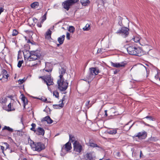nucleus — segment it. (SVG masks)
<instances>
[{
    "label": "nucleus",
    "instance_id": "1",
    "mask_svg": "<svg viewBox=\"0 0 160 160\" xmlns=\"http://www.w3.org/2000/svg\"><path fill=\"white\" fill-rule=\"evenodd\" d=\"M23 54L25 58H27L29 61L38 60L40 59V55L36 51L29 52L26 51V52H23Z\"/></svg>",
    "mask_w": 160,
    "mask_h": 160
},
{
    "label": "nucleus",
    "instance_id": "2",
    "mask_svg": "<svg viewBox=\"0 0 160 160\" xmlns=\"http://www.w3.org/2000/svg\"><path fill=\"white\" fill-rule=\"evenodd\" d=\"M30 145L33 151L38 152L45 148L44 144L41 142H34L32 141H31Z\"/></svg>",
    "mask_w": 160,
    "mask_h": 160
},
{
    "label": "nucleus",
    "instance_id": "3",
    "mask_svg": "<svg viewBox=\"0 0 160 160\" xmlns=\"http://www.w3.org/2000/svg\"><path fill=\"white\" fill-rule=\"evenodd\" d=\"M128 53L130 55L140 56L142 55V50L139 48L133 46H129L127 48Z\"/></svg>",
    "mask_w": 160,
    "mask_h": 160
},
{
    "label": "nucleus",
    "instance_id": "4",
    "mask_svg": "<svg viewBox=\"0 0 160 160\" xmlns=\"http://www.w3.org/2000/svg\"><path fill=\"white\" fill-rule=\"evenodd\" d=\"M58 88L61 91H65L68 88V83L64 78L59 79L57 81Z\"/></svg>",
    "mask_w": 160,
    "mask_h": 160
},
{
    "label": "nucleus",
    "instance_id": "5",
    "mask_svg": "<svg viewBox=\"0 0 160 160\" xmlns=\"http://www.w3.org/2000/svg\"><path fill=\"white\" fill-rule=\"evenodd\" d=\"M73 151L80 154L83 150L84 145H82L78 141H76L73 143Z\"/></svg>",
    "mask_w": 160,
    "mask_h": 160
},
{
    "label": "nucleus",
    "instance_id": "6",
    "mask_svg": "<svg viewBox=\"0 0 160 160\" xmlns=\"http://www.w3.org/2000/svg\"><path fill=\"white\" fill-rule=\"evenodd\" d=\"M78 0H67L62 3L63 7L67 11L69 10L71 6L78 2Z\"/></svg>",
    "mask_w": 160,
    "mask_h": 160
},
{
    "label": "nucleus",
    "instance_id": "7",
    "mask_svg": "<svg viewBox=\"0 0 160 160\" xmlns=\"http://www.w3.org/2000/svg\"><path fill=\"white\" fill-rule=\"evenodd\" d=\"M128 30L129 29L128 28L123 27L121 28L119 30H118L116 33L117 34H121L122 37L124 38H125L129 34Z\"/></svg>",
    "mask_w": 160,
    "mask_h": 160
},
{
    "label": "nucleus",
    "instance_id": "8",
    "mask_svg": "<svg viewBox=\"0 0 160 160\" xmlns=\"http://www.w3.org/2000/svg\"><path fill=\"white\" fill-rule=\"evenodd\" d=\"M44 82L46 83L48 86L53 85L54 84L53 79L51 77V73H49V74H47L45 75Z\"/></svg>",
    "mask_w": 160,
    "mask_h": 160
},
{
    "label": "nucleus",
    "instance_id": "9",
    "mask_svg": "<svg viewBox=\"0 0 160 160\" xmlns=\"http://www.w3.org/2000/svg\"><path fill=\"white\" fill-rule=\"evenodd\" d=\"M111 64L112 66L116 68H124L127 64L125 62L117 63H114L111 62Z\"/></svg>",
    "mask_w": 160,
    "mask_h": 160
},
{
    "label": "nucleus",
    "instance_id": "10",
    "mask_svg": "<svg viewBox=\"0 0 160 160\" xmlns=\"http://www.w3.org/2000/svg\"><path fill=\"white\" fill-rule=\"evenodd\" d=\"M45 63V67L43 70V72L45 74L46 73L45 72H48V73H51L52 70L51 64L49 62H47Z\"/></svg>",
    "mask_w": 160,
    "mask_h": 160
},
{
    "label": "nucleus",
    "instance_id": "11",
    "mask_svg": "<svg viewBox=\"0 0 160 160\" xmlns=\"http://www.w3.org/2000/svg\"><path fill=\"white\" fill-rule=\"evenodd\" d=\"M89 71L91 76L93 75L95 76L100 72V71L98 68L96 67L90 68H89Z\"/></svg>",
    "mask_w": 160,
    "mask_h": 160
},
{
    "label": "nucleus",
    "instance_id": "12",
    "mask_svg": "<svg viewBox=\"0 0 160 160\" xmlns=\"http://www.w3.org/2000/svg\"><path fill=\"white\" fill-rule=\"evenodd\" d=\"M72 149L71 143L69 142L65 144L64 145L62 148L61 151L63 152L65 151L68 152Z\"/></svg>",
    "mask_w": 160,
    "mask_h": 160
},
{
    "label": "nucleus",
    "instance_id": "13",
    "mask_svg": "<svg viewBox=\"0 0 160 160\" xmlns=\"http://www.w3.org/2000/svg\"><path fill=\"white\" fill-rule=\"evenodd\" d=\"M147 135L146 132L143 131L138 133L137 134L135 135V136L138 137L139 139H142L144 138V137H146Z\"/></svg>",
    "mask_w": 160,
    "mask_h": 160
},
{
    "label": "nucleus",
    "instance_id": "14",
    "mask_svg": "<svg viewBox=\"0 0 160 160\" xmlns=\"http://www.w3.org/2000/svg\"><path fill=\"white\" fill-rule=\"evenodd\" d=\"M36 134L38 135H42L43 136L45 133V131L44 129L41 127H38L36 129Z\"/></svg>",
    "mask_w": 160,
    "mask_h": 160
},
{
    "label": "nucleus",
    "instance_id": "15",
    "mask_svg": "<svg viewBox=\"0 0 160 160\" xmlns=\"http://www.w3.org/2000/svg\"><path fill=\"white\" fill-rule=\"evenodd\" d=\"M86 144L88 146H90L91 147L93 148L95 147H97L99 148H100V147L97 144L93 142L92 140H90L89 142L88 143H86Z\"/></svg>",
    "mask_w": 160,
    "mask_h": 160
},
{
    "label": "nucleus",
    "instance_id": "16",
    "mask_svg": "<svg viewBox=\"0 0 160 160\" xmlns=\"http://www.w3.org/2000/svg\"><path fill=\"white\" fill-rule=\"evenodd\" d=\"M66 69L64 68H61L59 69V73L60 75L59 76V79H63L64 78L63 77V75L66 72Z\"/></svg>",
    "mask_w": 160,
    "mask_h": 160
},
{
    "label": "nucleus",
    "instance_id": "17",
    "mask_svg": "<svg viewBox=\"0 0 160 160\" xmlns=\"http://www.w3.org/2000/svg\"><path fill=\"white\" fill-rule=\"evenodd\" d=\"M43 121H47V123L48 124H51L53 122V121L49 116H46L45 117L43 118L41 120V121L43 122Z\"/></svg>",
    "mask_w": 160,
    "mask_h": 160
},
{
    "label": "nucleus",
    "instance_id": "18",
    "mask_svg": "<svg viewBox=\"0 0 160 160\" xmlns=\"http://www.w3.org/2000/svg\"><path fill=\"white\" fill-rule=\"evenodd\" d=\"M118 130V128L111 129L107 131V133L109 134L114 135L117 133Z\"/></svg>",
    "mask_w": 160,
    "mask_h": 160
},
{
    "label": "nucleus",
    "instance_id": "19",
    "mask_svg": "<svg viewBox=\"0 0 160 160\" xmlns=\"http://www.w3.org/2000/svg\"><path fill=\"white\" fill-rule=\"evenodd\" d=\"M94 152H91L88 153L86 154V157L89 160H91L93 159V158L95 157Z\"/></svg>",
    "mask_w": 160,
    "mask_h": 160
},
{
    "label": "nucleus",
    "instance_id": "20",
    "mask_svg": "<svg viewBox=\"0 0 160 160\" xmlns=\"http://www.w3.org/2000/svg\"><path fill=\"white\" fill-rule=\"evenodd\" d=\"M21 96V99L23 103V108L24 109L25 108L26 105L28 104V100L23 94H22Z\"/></svg>",
    "mask_w": 160,
    "mask_h": 160
},
{
    "label": "nucleus",
    "instance_id": "21",
    "mask_svg": "<svg viewBox=\"0 0 160 160\" xmlns=\"http://www.w3.org/2000/svg\"><path fill=\"white\" fill-rule=\"evenodd\" d=\"M65 38V35H63L58 38V41L60 43V44H63L64 40Z\"/></svg>",
    "mask_w": 160,
    "mask_h": 160
},
{
    "label": "nucleus",
    "instance_id": "22",
    "mask_svg": "<svg viewBox=\"0 0 160 160\" xmlns=\"http://www.w3.org/2000/svg\"><path fill=\"white\" fill-rule=\"evenodd\" d=\"M90 1L89 0H80V2L82 5L83 6H87L89 5L90 3Z\"/></svg>",
    "mask_w": 160,
    "mask_h": 160
},
{
    "label": "nucleus",
    "instance_id": "23",
    "mask_svg": "<svg viewBox=\"0 0 160 160\" xmlns=\"http://www.w3.org/2000/svg\"><path fill=\"white\" fill-rule=\"evenodd\" d=\"M2 78L7 79L9 75L7 73V71L5 69H3L2 71Z\"/></svg>",
    "mask_w": 160,
    "mask_h": 160
},
{
    "label": "nucleus",
    "instance_id": "24",
    "mask_svg": "<svg viewBox=\"0 0 160 160\" xmlns=\"http://www.w3.org/2000/svg\"><path fill=\"white\" fill-rule=\"evenodd\" d=\"M69 142H75L76 141H78L76 140L75 137L72 135L69 134Z\"/></svg>",
    "mask_w": 160,
    "mask_h": 160
},
{
    "label": "nucleus",
    "instance_id": "25",
    "mask_svg": "<svg viewBox=\"0 0 160 160\" xmlns=\"http://www.w3.org/2000/svg\"><path fill=\"white\" fill-rule=\"evenodd\" d=\"M64 106V104L63 102H62L61 103L59 104H55L53 105V107L54 108L58 109L61 108L63 107Z\"/></svg>",
    "mask_w": 160,
    "mask_h": 160
},
{
    "label": "nucleus",
    "instance_id": "26",
    "mask_svg": "<svg viewBox=\"0 0 160 160\" xmlns=\"http://www.w3.org/2000/svg\"><path fill=\"white\" fill-rule=\"evenodd\" d=\"M51 34L52 31L50 29H48L46 33V38L48 39H49V38H51Z\"/></svg>",
    "mask_w": 160,
    "mask_h": 160
},
{
    "label": "nucleus",
    "instance_id": "27",
    "mask_svg": "<svg viewBox=\"0 0 160 160\" xmlns=\"http://www.w3.org/2000/svg\"><path fill=\"white\" fill-rule=\"evenodd\" d=\"M3 130H7V131H8L10 132H13V129L12 128H10L9 127L6 126H5L4 127Z\"/></svg>",
    "mask_w": 160,
    "mask_h": 160
},
{
    "label": "nucleus",
    "instance_id": "28",
    "mask_svg": "<svg viewBox=\"0 0 160 160\" xmlns=\"http://www.w3.org/2000/svg\"><path fill=\"white\" fill-rule=\"evenodd\" d=\"M132 39L133 40V41L136 42H138L140 44L142 45H143L142 44L140 43V38L138 37H135L134 38H133Z\"/></svg>",
    "mask_w": 160,
    "mask_h": 160
},
{
    "label": "nucleus",
    "instance_id": "29",
    "mask_svg": "<svg viewBox=\"0 0 160 160\" xmlns=\"http://www.w3.org/2000/svg\"><path fill=\"white\" fill-rule=\"evenodd\" d=\"M38 3L37 2H34L31 5V7L33 8H37L38 6Z\"/></svg>",
    "mask_w": 160,
    "mask_h": 160
},
{
    "label": "nucleus",
    "instance_id": "30",
    "mask_svg": "<svg viewBox=\"0 0 160 160\" xmlns=\"http://www.w3.org/2000/svg\"><path fill=\"white\" fill-rule=\"evenodd\" d=\"M90 29V25L89 24H87L86 26L83 28V30L84 31H88Z\"/></svg>",
    "mask_w": 160,
    "mask_h": 160
},
{
    "label": "nucleus",
    "instance_id": "31",
    "mask_svg": "<svg viewBox=\"0 0 160 160\" xmlns=\"http://www.w3.org/2000/svg\"><path fill=\"white\" fill-rule=\"evenodd\" d=\"M15 109L13 107H12V105L11 103H9L8 105V109L7 111H8L14 110Z\"/></svg>",
    "mask_w": 160,
    "mask_h": 160
},
{
    "label": "nucleus",
    "instance_id": "32",
    "mask_svg": "<svg viewBox=\"0 0 160 160\" xmlns=\"http://www.w3.org/2000/svg\"><path fill=\"white\" fill-rule=\"evenodd\" d=\"M132 156L133 157H134L135 158H136L137 156H138V153L136 151H134V149H132Z\"/></svg>",
    "mask_w": 160,
    "mask_h": 160
},
{
    "label": "nucleus",
    "instance_id": "33",
    "mask_svg": "<svg viewBox=\"0 0 160 160\" xmlns=\"http://www.w3.org/2000/svg\"><path fill=\"white\" fill-rule=\"evenodd\" d=\"M32 128H31L30 130L32 131H33L35 132H36V130L35 129V128L36 126V124L34 123H32L31 124Z\"/></svg>",
    "mask_w": 160,
    "mask_h": 160
},
{
    "label": "nucleus",
    "instance_id": "34",
    "mask_svg": "<svg viewBox=\"0 0 160 160\" xmlns=\"http://www.w3.org/2000/svg\"><path fill=\"white\" fill-rule=\"evenodd\" d=\"M68 31L71 32L73 33L75 31V28L73 26H70L69 28Z\"/></svg>",
    "mask_w": 160,
    "mask_h": 160
},
{
    "label": "nucleus",
    "instance_id": "35",
    "mask_svg": "<svg viewBox=\"0 0 160 160\" xmlns=\"http://www.w3.org/2000/svg\"><path fill=\"white\" fill-rule=\"evenodd\" d=\"M53 95L56 98H58L59 97V93L57 90L53 91Z\"/></svg>",
    "mask_w": 160,
    "mask_h": 160
},
{
    "label": "nucleus",
    "instance_id": "36",
    "mask_svg": "<svg viewBox=\"0 0 160 160\" xmlns=\"http://www.w3.org/2000/svg\"><path fill=\"white\" fill-rule=\"evenodd\" d=\"M145 118L148 119L149 120L152 121H154L155 120V118H153L152 116H148L147 117H146Z\"/></svg>",
    "mask_w": 160,
    "mask_h": 160
},
{
    "label": "nucleus",
    "instance_id": "37",
    "mask_svg": "<svg viewBox=\"0 0 160 160\" xmlns=\"http://www.w3.org/2000/svg\"><path fill=\"white\" fill-rule=\"evenodd\" d=\"M18 32L16 30L14 29L12 33V36H16L18 34Z\"/></svg>",
    "mask_w": 160,
    "mask_h": 160
},
{
    "label": "nucleus",
    "instance_id": "38",
    "mask_svg": "<svg viewBox=\"0 0 160 160\" xmlns=\"http://www.w3.org/2000/svg\"><path fill=\"white\" fill-rule=\"evenodd\" d=\"M47 13V12H46L45 14L42 16V20L43 22L46 19V15Z\"/></svg>",
    "mask_w": 160,
    "mask_h": 160
},
{
    "label": "nucleus",
    "instance_id": "39",
    "mask_svg": "<svg viewBox=\"0 0 160 160\" xmlns=\"http://www.w3.org/2000/svg\"><path fill=\"white\" fill-rule=\"evenodd\" d=\"M23 60L19 61L18 62L17 65L18 67L19 68H20L22 66V64L23 63Z\"/></svg>",
    "mask_w": 160,
    "mask_h": 160
},
{
    "label": "nucleus",
    "instance_id": "40",
    "mask_svg": "<svg viewBox=\"0 0 160 160\" xmlns=\"http://www.w3.org/2000/svg\"><path fill=\"white\" fill-rule=\"evenodd\" d=\"M2 143L4 144L6 147L5 150L7 149H9V145L8 144L5 142H2Z\"/></svg>",
    "mask_w": 160,
    "mask_h": 160
},
{
    "label": "nucleus",
    "instance_id": "41",
    "mask_svg": "<svg viewBox=\"0 0 160 160\" xmlns=\"http://www.w3.org/2000/svg\"><path fill=\"white\" fill-rule=\"evenodd\" d=\"M150 141H155L157 140L158 139L156 137H151L150 138Z\"/></svg>",
    "mask_w": 160,
    "mask_h": 160
},
{
    "label": "nucleus",
    "instance_id": "42",
    "mask_svg": "<svg viewBox=\"0 0 160 160\" xmlns=\"http://www.w3.org/2000/svg\"><path fill=\"white\" fill-rule=\"evenodd\" d=\"M160 75V71L158 72L157 74L155 76V78L156 79H158L159 78V75Z\"/></svg>",
    "mask_w": 160,
    "mask_h": 160
},
{
    "label": "nucleus",
    "instance_id": "43",
    "mask_svg": "<svg viewBox=\"0 0 160 160\" xmlns=\"http://www.w3.org/2000/svg\"><path fill=\"white\" fill-rule=\"evenodd\" d=\"M25 81V79H19L18 81V83L19 84H22L24 81Z\"/></svg>",
    "mask_w": 160,
    "mask_h": 160
},
{
    "label": "nucleus",
    "instance_id": "44",
    "mask_svg": "<svg viewBox=\"0 0 160 160\" xmlns=\"http://www.w3.org/2000/svg\"><path fill=\"white\" fill-rule=\"evenodd\" d=\"M66 38L68 40L70 39V34L68 32L66 33Z\"/></svg>",
    "mask_w": 160,
    "mask_h": 160
},
{
    "label": "nucleus",
    "instance_id": "45",
    "mask_svg": "<svg viewBox=\"0 0 160 160\" xmlns=\"http://www.w3.org/2000/svg\"><path fill=\"white\" fill-rule=\"evenodd\" d=\"M0 147H1V149L2 150V153L5 154V153H4V147L2 146H0Z\"/></svg>",
    "mask_w": 160,
    "mask_h": 160
},
{
    "label": "nucleus",
    "instance_id": "46",
    "mask_svg": "<svg viewBox=\"0 0 160 160\" xmlns=\"http://www.w3.org/2000/svg\"><path fill=\"white\" fill-rule=\"evenodd\" d=\"M45 75L42 76H40L39 77V78H41L44 81L45 79Z\"/></svg>",
    "mask_w": 160,
    "mask_h": 160
},
{
    "label": "nucleus",
    "instance_id": "47",
    "mask_svg": "<svg viewBox=\"0 0 160 160\" xmlns=\"http://www.w3.org/2000/svg\"><path fill=\"white\" fill-rule=\"evenodd\" d=\"M4 10V9L3 8H2V7L0 8V15L1 14V13L2 12H3Z\"/></svg>",
    "mask_w": 160,
    "mask_h": 160
},
{
    "label": "nucleus",
    "instance_id": "48",
    "mask_svg": "<svg viewBox=\"0 0 160 160\" xmlns=\"http://www.w3.org/2000/svg\"><path fill=\"white\" fill-rule=\"evenodd\" d=\"M143 154L142 152V151H140V157L141 158L142 156H143Z\"/></svg>",
    "mask_w": 160,
    "mask_h": 160
},
{
    "label": "nucleus",
    "instance_id": "49",
    "mask_svg": "<svg viewBox=\"0 0 160 160\" xmlns=\"http://www.w3.org/2000/svg\"><path fill=\"white\" fill-rule=\"evenodd\" d=\"M119 70H115L114 71V74H116L118 72H119Z\"/></svg>",
    "mask_w": 160,
    "mask_h": 160
},
{
    "label": "nucleus",
    "instance_id": "50",
    "mask_svg": "<svg viewBox=\"0 0 160 160\" xmlns=\"http://www.w3.org/2000/svg\"><path fill=\"white\" fill-rule=\"evenodd\" d=\"M89 102H90V101H88L87 102H86V105L87 106H88L89 105Z\"/></svg>",
    "mask_w": 160,
    "mask_h": 160
},
{
    "label": "nucleus",
    "instance_id": "51",
    "mask_svg": "<svg viewBox=\"0 0 160 160\" xmlns=\"http://www.w3.org/2000/svg\"><path fill=\"white\" fill-rule=\"evenodd\" d=\"M117 156L118 157H120V152H117Z\"/></svg>",
    "mask_w": 160,
    "mask_h": 160
},
{
    "label": "nucleus",
    "instance_id": "52",
    "mask_svg": "<svg viewBox=\"0 0 160 160\" xmlns=\"http://www.w3.org/2000/svg\"><path fill=\"white\" fill-rule=\"evenodd\" d=\"M37 25L38 27L41 28L42 27V25L40 24H38Z\"/></svg>",
    "mask_w": 160,
    "mask_h": 160
},
{
    "label": "nucleus",
    "instance_id": "53",
    "mask_svg": "<svg viewBox=\"0 0 160 160\" xmlns=\"http://www.w3.org/2000/svg\"><path fill=\"white\" fill-rule=\"evenodd\" d=\"M105 116H108V114L107 113V110H105Z\"/></svg>",
    "mask_w": 160,
    "mask_h": 160
},
{
    "label": "nucleus",
    "instance_id": "54",
    "mask_svg": "<svg viewBox=\"0 0 160 160\" xmlns=\"http://www.w3.org/2000/svg\"><path fill=\"white\" fill-rule=\"evenodd\" d=\"M28 142H29V143H30V142H31V141H32V140L31 139H30V138H28Z\"/></svg>",
    "mask_w": 160,
    "mask_h": 160
},
{
    "label": "nucleus",
    "instance_id": "55",
    "mask_svg": "<svg viewBox=\"0 0 160 160\" xmlns=\"http://www.w3.org/2000/svg\"><path fill=\"white\" fill-rule=\"evenodd\" d=\"M65 96H64L63 97V98H62V102H63V101H64L65 100Z\"/></svg>",
    "mask_w": 160,
    "mask_h": 160
},
{
    "label": "nucleus",
    "instance_id": "56",
    "mask_svg": "<svg viewBox=\"0 0 160 160\" xmlns=\"http://www.w3.org/2000/svg\"><path fill=\"white\" fill-rule=\"evenodd\" d=\"M142 67L143 68H145V69H146V71H147V69H146V67H144V66H142Z\"/></svg>",
    "mask_w": 160,
    "mask_h": 160
},
{
    "label": "nucleus",
    "instance_id": "57",
    "mask_svg": "<svg viewBox=\"0 0 160 160\" xmlns=\"http://www.w3.org/2000/svg\"><path fill=\"white\" fill-rule=\"evenodd\" d=\"M28 43H31V42H30V40L28 39L27 41Z\"/></svg>",
    "mask_w": 160,
    "mask_h": 160
},
{
    "label": "nucleus",
    "instance_id": "58",
    "mask_svg": "<svg viewBox=\"0 0 160 160\" xmlns=\"http://www.w3.org/2000/svg\"><path fill=\"white\" fill-rule=\"evenodd\" d=\"M47 100V98H45V99H44L43 100V101L44 102H46Z\"/></svg>",
    "mask_w": 160,
    "mask_h": 160
},
{
    "label": "nucleus",
    "instance_id": "59",
    "mask_svg": "<svg viewBox=\"0 0 160 160\" xmlns=\"http://www.w3.org/2000/svg\"><path fill=\"white\" fill-rule=\"evenodd\" d=\"M60 43L59 44H57V46H58V47H59V45H60Z\"/></svg>",
    "mask_w": 160,
    "mask_h": 160
},
{
    "label": "nucleus",
    "instance_id": "60",
    "mask_svg": "<svg viewBox=\"0 0 160 160\" xmlns=\"http://www.w3.org/2000/svg\"><path fill=\"white\" fill-rule=\"evenodd\" d=\"M23 160H27L26 158H24L23 159Z\"/></svg>",
    "mask_w": 160,
    "mask_h": 160
},
{
    "label": "nucleus",
    "instance_id": "61",
    "mask_svg": "<svg viewBox=\"0 0 160 160\" xmlns=\"http://www.w3.org/2000/svg\"><path fill=\"white\" fill-rule=\"evenodd\" d=\"M12 152H13V151H12V150H10V152H11V153H12Z\"/></svg>",
    "mask_w": 160,
    "mask_h": 160
},
{
    "label": "nucleus",
    "instance_id": "62",
    "mask_svg": "<svg viewBox=\"0 0 160 160\" xmlns=\"http://www.w3.org/2000/svg\"><path fill=\"white\" fill-rule=\"evenodd\" d=\"M92 104H91L90 106L88 107V108L89 107H91V106H92Z\"/></svg>",
    "mask_w": 160,
    "mask_h": 160
},
{
    "label": "nucleus",
    "instance_id": "63",
    "mask_svg": "<svg viewBox=\"0 0 160 160\" xmlns=\"http://www.w3.org/2000/svg\"><path fill=\"white\" fill-rule=\"evenodd\" d=\"M106 160H110V159H106Z\"/></svg>",
    "mask_w": 160,
    "mask_h": 160
},
{
    "label": "nucleus",
    "instance_id": "64",
    "mask_svg": "<svg viewBox=\"0 0 160 160\" xmlns=\"http://www.w3.org/2000/svg\"><path fill=\"white\" fill-rule=\"evenodd\" d=\"M99 160H102V159H100Z\"/></svg>",
    "mask_w": 160,
    "mask_h": 160
}]
</instances>
